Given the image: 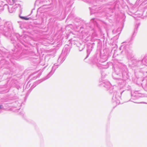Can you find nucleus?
Masks as SVG:
<instances>
[{
  "mask_svg": "<svg viewBox=\"0 0 147 147\" xmlns=\"http://www.w3.org/2000/svg\"><path fill=\"white\" fill-rule=\"evenodd\" d=\"M116 31L115 30H114L112 31V32L113 34H115L116 32Z\"/></svg>",
  "mask_w": 147,
  "mask_h": 147,
  "instance_id": "nucleus-25",
  "label": "nucleus"
},
{
  "mask_svg": "<svg viewBox=\"0 0 147 147\" xmlns=\"http://www.w3.org/2000/svg\"><path fill=\"white\" fill-rule=\"evenodd\" d=\"M68 54V52L67 51L65 50L63 52V50L62 53L61 54V56L59 57L57 60L58 63H59H59L57 65V64L55 63L54 64V66L52 67V69L51 71L47 75L46 77V79H47L50 78L53 74L55 71L56 69L58 67H56V66H57L60 65L61 63H62L65 60L66 57L63 58V57L65 55L66 56Z\"/></svg>",
  "mask_w": 147,
  "mask_h": 147,
  "instance_id": "nucleus-4",
  "label": "nucleus"
},
{
  "mask_svg": "<svg viewBox=\"0 0 147 147\" xmlns=\"http://www.w3.org/2000/svg\"><path fill=\"white\" fill-rule=\"evenodd\" d=\"M131 98L134 100H136L139 98L140 97H142V94L140 92V91H133L131 93Z\"/></svg>",
  "mask_w": 147,
  "mask_h": 147,
  "instance_id": "nucleus-8",
  "label": "nucleus"
},
{
  "mask_svg": "<svg viewBox=\"0 0 147 147\" xmlns=\"http://www.w3.org/2000/svg\"><path fill=\"white\" fill-rule=\"evenodd\" d=\"M82 29H83V26H81L80 28V30H81Z\"/></svg>",
  "mask_w": 147,
  "mask_h": 147,
  "instance_id": "nucleus-28",
  "label": "nucleus"
},
{
  "mask_svg": "<svg viewBox=\"0 0 147 147\" xmlns=\"http://www.w3.org/2000/svg\"><path fill=\"white\" fill-rule=\"evenodd\" d=\"M20 14L19 15V17L20 19L26 20H29L30 19V18H28L27 17L25 16H22L21 15V14L22 12V11L21 9H20Z\"/></svg>",
  "mask_w": 147,
  "mask_h": 147,
  "instance_id": "nucleus-17",
  "label": "nucleus"
},
{
  "mask_svg": "<svg viewBox=\"0 0 147 147\" xmlns=\"http://www.w3.org/2000/svg\"><path fill=\"white\" fill-rule=\"evenodd\" d=\"M2 6L3 7V10L4 9H6L9 10V6H8V5L7 4H5L4 5H3L2 4Z\"/></svg>",
  "mask_w": 147,
  "mask_h": 147,
  "instance_id": "nucleus-21",
  "label": "nucleus"
},
{
  "mask_svg": "<svg viewBox=\"0 0 147 147\" xmlns=\"http://www.w3.org/2000/svg\"><path fill=\"white\" fill-rule=\"evenodd\" d=\"M142 60L144 65V68H145L146 66H147V55L145 56Z\"/></svg>",
  "mask_w": 147,
  "mask_h": 147,
  "instance_id": "nucleus-16",
  "label": "nucleus"
},
{
  "mask_svg": "<svg viewBox=\"0 0 147 147\" xmlns=\"http://www.w3.org/2000/svg\"><path fill=\"white\" fill-rule=\"evenodd\" d=\"M114 72L113 73V78L116 81L119 86L123 87L126 86L125 80L128 79L129 76L126 66L122 64L114 67Z\"/></svg>",
  "mask_w": 147,
  "mask_h": 147,
  "instance_id": "nucleus-2",
  "label": "nucleus"
},
{
  "mask_svg": "<svg viewBox=\"0 0 147 147\" xmlns=\"http://www.w3.org/2000/svg\"><path fill=\"white\" fill-rule=\"evenodd\" d=\"M140 0H137V1L138 2ZM144 1L143 2V3H145L146 2V1H147V0H144Z\"/></svg>",
  "mask_w": 147,
  "mask_h": 147,
  "instance_id": "nucleus-24",
  "label": "nucleus"
},
{
  "mask_svg": "<svg viewBox=\"0 0 147 147\" xmlns=\"http://www.w3.org/2000/svg\"><path fill=\"white\" fill-rule=\"evenodd\" d=\"M125 54L127 58L129 59H131L134 57V55L133 53V51L131 49L130 46L125 51Z\"/></svg>",
  "mask_w": 147,
  "mask_h": 147,
  "instance_id": "nucleus-9",
  "label": "nucleus"
},
{
  "mask_svg": "<svg viewBox=\"0 0 147 147\" xmlns=\"http://www.w3.org/2000/svg\"><path fill=\"white\" fill-rule=\"evenodd\" d=\"M124 91H123L122 92H121V94H122L123 93Z\"/></svg>",
  "mask_w": 147,
  "mask_h": 147,
  "instance_id": "nucleus-29",
  "label": "nucleus"
},
{
  "mask_svg": "<svg viewBox=\"0 0 147 147\" xmlns=\"http://www.w3.org/2000/svg\"><path fill=\"white\" fill-rule=\"evenodd\" d=\"M101 6L97 5H94L93 7H92V9H96L98 10V9L100 8Z\"/></svg>",
  "mask_w": 147,
  "mask_h": 147,
  "instance_id": "nucleus-22",
  "label": "nucleus"
},
{
  "mask_svg": "<svg viewBox=\"0 0 147 147\" xmlns=\"http://www.w3.org/2000/svg\"><path fill=\"white\" fill-rule=\"evenodd\" d=\"M128 101H131L130 100H129Z\"/></svg>",
  "mask_w": 147,
  "mask_h": 147,
  "instance_id": "nucleus-32",
  "label": "nucleus"
},
{
  "mask_svg": "<svg viewBox=\"0 0 147 147\" xmlns=\"http://www.w3.org/2000/svg\"><path fill=\"white\" fill-rule=\"evenodd\" d=\"M100 86L107 88V90H109V92L110 93H112L115 91L113 87L111 86V83L109 81H105L102 82L100 84Z\"/></svg>",
  "mask_w": 147,
  "mask_h": 147,
  "instance_id": "nucleus-6",
  "label": "nucleus"
},
{
  "mask_svg": "<svg viewBox=\"0 0 147 147\" xmlns=\"http://www.w3.org/2000/svg\"><path fill=\"white\" fill-rule=\"evenodd\" d=\"M18 7H19L20 8H21V5L20 4H16L14 6L9 7L8 10L9 11L10 13H12L15 12L16 11V9Z\"/></svg>",
  "mask_w": 147,
  "mask_h": 147,
  "instance_id": "nucleus-12",
  "label": "nucleus"
},
{
  "mask_svg": "<svg viewBox=\"0 0 147 147\" xmlns=\"http://www.w3.org/2000/svg\"><path fill=\"white\" fill-rule=\"evenodd\" d=\"M17 0H7L8 3L10 5H13Z\"/></svg>",
  "mask_w": 147,
  "mask_h": 147,
  "instance_id": "nucleus-20",
  "label": "nucleus"
},
{
  "mask_svg": "<svg viewBox=\"0 0 147 147\" xmlns=\"http://www.w3.org/2000/svg\"><path fill=\"white\" fill-rule=\"evenodd\" d=\"M26 59H29V58H27Z\"/></svg>",
  "mask_w": 147,
  "mask_h": 147,
  "instance_id": "nucleus-33",
  "label": "nucleus"
},
{
  "mask_svg": "<svg viewBox=\"0 0 147 147\" xmlns=\"http://www.w3.org/2000/svg\"><path fill=\"white\" fill-rule=\"evenodd\" d=\"M141 84L143 87L144 88H147V78H144Z\"/></svg>",
  "mask_w": 147,
  "mask_h": 147,
  "instance_id": "nucleus-15",
  "label": "nucleus"
},
{
  "mask_svg": "<svg viewBox=\"0 0 147 147\" xmlns=\"http://www.w3.org/2000/svg\"><path fill=\"white\" fill-rule=\"evenodd\" d=\"M131 67L134 70L135 74L138 72L142 73L143 74L147 73L146 69L144 68L142 59H133L131 61Z\"/></svg>",
  "mask_w": 147,
  "mask_h": 147,
  "instance_id": "nucleus-3",
  "label": "nucleus"
},
{
  "mask_svg": "<svg viewBox=\"0 0 147 147\" xmlns=\"http://www.w3.org/2000/svg\"><path fill=\"white\" fill-rule=\"evenodd\" d=\"M92 62L94 65H96L98 67H101L102 68H106L108 67V65H107V67H105L104 65L102 63H105V61L103 62H102L101 61V59L99 60L97 58L96 55H94L92 57Z\"/></svg>",
  "mask_w": 147,
  "mask_h": 147,
  "instance_id": "nucleus-5",
  "label": "nucleus"
},
{
  "mask_svg": "<svg viewBox=\"0 0 147 147\" xmlns=\"http://www.w3.org/2000/svg\"><path fill=\"white\" fill-rule=\"evenodd\" d=\"M69 6L70 7H71V5H70V6Z\"/></svg>",
  "mask_w": 147,
  "mask_h": 147,
  "instance_id": "nucleus-31",
  "label": "nucleus"
},
{
  "mask_svg": "<svg viewBox=\"0 0 147 147\" xmlns=\"http://www.w3.org/2000/svg\"><path fill=\"white\" fill-rule=\"evenodd\" d=\"M122 44L123 45L120 47L119 49L120 50L122 49V51L125 52L127 49L128 48V47H129V45L131 44V43L130 42H123L122 43Z\"/></svg>",
  "mask_w": 147,
  "mask_h": 147,
  "instance_id": "nucleus-11",
  "label": "nucleus"
},
{
  "mask_svg": "<svg viewBox=\"0 0 147 147\" xmlns=\"http://www.w3.org/2000/svg\"><path fill=\"white\" fill-rule=\"evenodd\" d=\"M3 11V7L2 6V4H0V13Z\"/></svg>",
  "mask_w": 147,
  "mask_h": 147,
  "instance_id": "nucleus-23",
  "label": "nucleus"
},
{
  "mask_svg": "<svg viewBox=\"0 0 147 147\" xmlns=\"http://www.w3.org/2000/svg\"><path fill=\"white\" fill-rule=\"evenodd\" d=\"M128 89H127V90H129V89H130L131 88V87L130 86H128Z\"/></svg>",
  "mask_w": 147,
  "mask_h": 147,
  "instance_id": "nucleus-27",
  "label": "nucleus"
},
{
  "mask_svg": "<svg viewBox=\"0 0 147 147\" xmlns=\"http://www.w3.org/2000/svg\"><path fill=\"white\" fill-rule=\"evenodd\" d=\"M94 45L95 43L94 42L92 43H89L87 44L86 47L87 55L85 59L86 58L89 56L90 53L93 49Z\"/></svg>",
  "mask_w": 147,
  "mask_h": 147,
  "instance_id": "nucleus-10",
  "label": "nucleus"
},
{
  "mask_svg": "<svg viewBox=\"0 0 147 147\" xmlns=\"http://www.w3.org/2000/svg\"><path fill=\"white\" fill-rule=\"evenodd\" d=\"M97 23L96 21V19L93 18L90 20V22L87 24L86 25L87 29H89L90 30H93L94 27H98Z\"/></svg>",
  "mask_w": 147,
  "mask_h": 147,
  "instance_id": "nucleus-7",
  "label": "nucleus"
},
{
  "mask_svg": "<svg viewBox=\"0 0 147 147\" xmlns=\"http://www.w3.org/2000/svg\"><path fill=\"white\" fill-rule=\"evenodd\" d=\"M27 96H25V97L24 98V101H25L26 100V99L27 98Z\"/></svg>",
  "mask_w": 147,
  "mask_h": 147,
  "instance_id": "nucleus-26",
  "label": "nucleus"
},
{
  "mask_svg": "<svg viewBox=\"0 0 147 147\" xmlns=\"http://www.w3.org/2000/svg\"><path fill=\"white\" fill-rule=\"evenodd\" d=\"M83 20H81L80 18H76L74 20V22L76 23H79L78 25V26L80 25L83 22Z\"/></svg>",
  "mask_w": 147,
  "mask_h": 147,
  "instance_id": "nucleus-19",
  "label": "nucleus"
},
{
  "mask_svg": "<svg viewBox=\"0 0 147 147\" xmlns=\"http://www.w3.org/2000/svg\"><path fill=\"white\" fill-rule=\"evenodd\" d=\"M140 23L136 24V25L135 27L134 30V32L131 38V40H133V38L135 36L137 32L138 28L139 26H140Z\"/></svg>",
  "mask_w": 147,
  "mask_h": 147,
  "instance_id": "nucleus-13",
  "label": "nucleus"
},
{
  "mask_svg": "<svg viewBox=\"0 0 147 147\" xmlns=\"http://www.w3.org/2000/svg\"><path fill=\"white\" fill-rule=\"evenodd\" d=\"M45 3L46 2L47 3H48V4L47 5H44L42 6V7H44V6H47L48 5H50L51 3V0H40V3Z\"/></svg>",
  "mask_w": 147,
  "mask_h": 147,
  "instance_id": "nucleus-18",
  "label": "nucleus"
},
{
  "mask_svg": "<svg viewBox=\"0 0 147 147\" xmlns=\"http://www.w3.org/2000/svg\"><path fill=\"white\" fill-rule=\"evenodd\" d=\"M5 51L4 49L2 51L0 49V67L9 69L11 71L17 66V64L13 60L27 58L34 54L33 51L28 49H24L22 52L17 50L16 53L6 52Z\"/></svg>",
  "mask_w": 147,
  "mask_h": 147,
  "instance_id": "nucleus-1",
  "label": "nucleus"
},
{
  "mask_svg": "<svg viewBox=\"0 0 147 147\" xmlns=\"http://www.w3.org/2000/svg\"><path fill=\"white\" fill-rule=\"evenodd\" d=\"M1 106L0 105V109H1Z\"/></svg>",
  "mask_w": 147,
  "mask_h": 147,
  "instance_id": "nucleus-30",
  "label": "nucleus"
},
{
  "mask_svg": "<svg viewBox=\"0 0 147 147\" xmlns=\"http://www.w3.org/2000/svg\"><path fill=\"white\" fill-rule=\"evenodd\" d=\"M76 46L78 48V49L80 51H82L85 47L84 43H81L78 42H77Z\"/></svg>",
  "mask_w": 147,
  "mask_h": 147,
  "instance_id": "nucleus-14",
  "label": "nucleus"
}]
</instances>
